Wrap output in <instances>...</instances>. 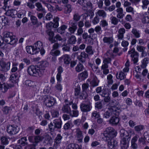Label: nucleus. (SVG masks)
Wrapping results in <instances>:
<instances>
[{"mask_svg":"<svg viewBox=\"0 0 149 149\" xmlns=\"http://www.w3.org/2000/svg\"><path fill=\"white\" fill-rule=\"evenodd\" d=\"M67 28V26L65 25H62L60 27L57 29V31L58 33L60 32V30L62 31H65V30Z\"/></svg>","mask_w":149,"mask_h":149,"instance_id":"62","label":"nucleus"},{"mask_svg":"<svg viewBox=\"0 0 149 149\" xmlns=\"http://www.w3.org/2000/svg\"><path fill=\"white\" fill-rule=\"evenodd\" d=\"M43 100L44 103L45 105L49 107L54 105L56 102L54 98L49 95H45Z\"/></svg>","mask_w":149,"mask_h":149,"instance_id":"6","label":"nucleus"},{"mask_svg":"<svg viewBox=\"0 0 149 149\" xmlns=\"http://www.w3.org/2000/svg\"><path fill=\"white\" fill-rule=\"evenodd\" d=\"M108 141H105L108 142V146L109 149H112L117 146L118 142L113 139H110Z\"/></svg>","mask_w":149,"mask_h":149,"instance_id":"15","label":"nucleus"},{"mask_svg":"<svg viewBox=\"0 0 149 149\" xmlns=\"http://www.w3.org/2000/svg\"><path fill=\"white\" fill-rule=\"evenodd\" d=\"M142 21L144 24L149 23V13H146L143 15Z\"/></svg>","mask_w":149,"mask_h":149,"instance_id":"24","label":"nucleus"},{"mask_svg":"<svg viewBox=\"0 0 149 149\" xmlns=\"http://www.w3.org/2000/svg\"><path fill=\"white\" fill-rule=\"evenodd\" d=\"M55 49H52L50 52V54L52 56H56L59 55L60 54V52L58 50H55Z\"/></svg>","mask_w":149,"mask_h":149,"instance_id":"50","label":"nucleus"},{"mask_svg":"<svg viewBox=\"0 0 149 149\" xmlns=\"http://www.w3.org/2000/svg\"><path fill=\"white\" fill-rule=\"evenodd\" d=\"M76 41V39L75 36L74 35H72L70 37L68 40V44L73 45L75 44Z\"/></svg>","mask_w":149,"mask_h":149,"instance_id":"33","label":"nucleus"},{"mask_svg":"<svg viewBox=\"0 0 149 149\" xmlns=\"http://www.w3.org/2000/svg\"><path fill=\"white\" fill-rule=\"evenodd\" d=\"M139 137V135L136 134L132 138L131 141V147L133 149H136L138 148V146L136 142Z\"/></svg>","mask_w":149,"mask_h":149,"instance_id":"14","label":"nucleus"},{"mask_svg":"<svg viewBox=\"0 0 149 149\" xmlns=\"http://www.w3.org/2000/svg\"><path fill=\"white\" fill-rule=\"evenodd\" d=\"M62 138V136L60 134H58L55 139V142L56 144H59L61 142V140Z\"/></svg>","mask_w":149,"mask_h":149,"instance_id":"48","label":"nucleus"},{"mask_svg":"<svg viewBox=\"0 0 149 149\" xmlns=\"http://www.w3.org/2000/svg\"><path fill=\"white\" fill-rule=\"evenodd\" d=\"M138 53H134L133 54L131 55L132 60L133 61L134 63H135L138 61Z\"/></svg>","mask_w":149,"mask_h":149,"instance_id":"36","label":"nucleus"},{"mask_svg":"<svg viewBox=\"0 0 149 149\" xmlns=\"http://www.w3.org/2000/svg\"><path fill=\"white\" fill-rule=\"evenodd\" d=\"M36 7V10L38 11H44L45 8H43L40 2H37L35 4Z\"/></svg>","mask_w":149,"mask_h":149,"instance_id":"35","label":"nucleus"},{"mask_svg":"<svg viewBox=\"0 0 149 149\" xmlns=\"http://www.w3.org/2000/svg\"><path fill=\"white\" fill-rule=\"evenodd\" d=\"M74 131L75 133L74 138L77 143H81L83 142L84 134L83 132L79 128H77L72 130V132Z\"/></svg>","mask_w":149,"mask_h":149,"instance_id":"5","label":"nucleus"},{"mask_svg":"<svg viewBox=\"0 0 149 149\" xmlns=\"http://www.w3.org/2000/svg\"><path fill=\"white\" fill-rule=\"evenodd\" d=\"M84 68L83 65L81 63H79L75 67V70L76 72H79L83 70Z\"/></svg>","mask_w":149,"mask_h":149,"instance_id":"34","label":"nucleus"},{"mask_svg":"<svg viewBox=\"0 0 149 149\" xmlns=\"http://www.w3.org/2000/svg\"><path fill=\"white\" fill-rule=\"evenodd\" d=\"M65 13H70L72 11L71 6L70 4L67 5L65 7Z\"/></svg>","mask_w":149,"mask_h":149,"instance_id":"52","label":"nucleus"},{"mask_svg":"<svg viewBox=\"0 0 149 149\" xmlns=\"http://www.w3.org/2000/svg\"><path fill=\"white\" fill-rule=\"evenodd\" d=\"M42 136H34V142L36 143H38L40 141H42Z\"/></svg>","mask_w":149,"mask_h":149,"instance_id":"53","label":"nucleus"},{"mask_svg":"<svg viewBox=\"0 0 149 149\" xmlns=\"http://www.w3.org/2000/svg\"><path fill=\"white\" fill-rule=\"evenodd\" d=\"M53 122L56 129H59L61 128L62 122L60 120L55 119L54 120Z\"/></svg>","mask_w":149,"mask_h":149,"instance_id":"31","label":"nucleus"},{"mask_svg":"<svg viewBox=\"0 0 149 149\" xmlns=\"http://www.w3.org/2000/svg\"><path fill=\"white\" fill-rule=\"evenodd\" d=\"M96 15L99 17H101L102 18H105L106 17V13L103 10H99L95 13Z\"/></svg>","mask_w":149,"mask_h":149,"instance_id":"30","label":"nucleus"},{"mask_svg":"<svg viewBox=\"0 0 149 149\" xmlns=\"http://www.w3.org/2000/svg\"><path fill=\"white\" fill-rule=\"evenodd\" d=\"M131 32L136 38H138L140 37V35L139 31H137L135 28H133Z\"/></svg>","mask_w":149,"mask_h":149,"instance_id":"39","label":"nucleus"},{"mask_svg":"<svg viewBox=\"0 0 149 149\" xmlns=\"http://www.w3.org/2000/svg\"><path fill=\"white\" fill-rule=\"evenodd\" d=\"M59 20V18L58 17H56L55 18H54L53 19V20L54 22V24H53V23L52 22H50L49 23H48L46 24V26L48 27H50V26H52L53 25V26L54 28H57L59 25L58 24V21Z\"/></svg>","mask_w":149,"mask_h":149,"instance_id":"16","label":"nucleus"},{"mask_svg":"<svg viewBox=\"0 0 149 149\" xmlns=\"http://www.w3.org/2000/svg\"><path fill=\"white\" fill-rule=\"evenodd\" d=\"M52 116L53 118H56L59 116L58 111L55 109H52L51 111Z\"/></svg>","mask_w":149,"mask_h":149,"instance_id":"41","label":"nucleus"},{"mask_svg":"<svg viewBox=\"0 0 149 149\" xmlns=\"http://www.w3.org/2000/svg\"><path fill=\"white\" fill-rule=\"evenodd\" d=\"M66 149H80V148L77 144L70 143L67 146Z\"/></svg>","mask_w":149,"mask_h":149,"instance_id":"32","label":"nucleus"},{"mask_svg":"<svg viewBox=\"0 0 149 149\" xmlns=\"http://www.w3.org/2000/svg\"><path fill=\"white\" fill-rule=\"evenodd\" d=\"M27 141L26 138V137H24L19 139L17 143L21 146H23L27 144Z\"/></svg>","mask_w":149,"mask_h":149,"instance_id":"25","label":"nucleus"},{"mask_svg":"<svg viewBox=\"0 0 149 149\" xmlns=\"http://www.w3.org/2000/svg\"><path fill=\"white\" fill-rule=\"evenodd\" d=\"M103 40L104 43L111 44L113 41V39L112 37H105L103 38Z\"/></svg>","mask_w":149,"mask_h":149,"instance_id":"28","label":"nucleus"},{"mask_svg":"<svg viewBox=\"0 0 149 149\" xmlns=\"http://www.w3.org/2000/svg\"><path fill=\"white\" fill-rule=\"evenodd\" d=\"M80 107L81 110L83 112H87L90 111L92 107L90 102L85 104L82 103L81 104Z\"/></svg>","mask_w":149,"mask_h":149,"instance_id":"11","label":"nucleus"},{"mask_svg":"<svg viewBox=\"0 0 149 149\" xmlns=\"http://www.w3.org/2000/svg\"><path fill=\"white\" fill-rule=\"evenodd\" d=\"M62 49L63 51L69 52L70 51V47L66 45H63L62 46Z\"/></svg>","mask_w":149,"mask_h":149,"instance_id":"63","label":"nucleus"},{"mask_svg":"<svg viewBox=\"0 0 149 149\" xmlns=\"http://www.w3.org/2000/svg\"><path fill=\"white\" fill-rule=\"evenodd\" d=\"M119 104V102L116 103V106L113 108L109 109L104 114V116L106 118H109L110 116H118L120 112L121 111L120 106H118Z\"/></svg>","mask_w":149,"mask_h":149,"instance_id":"1","label":"nucleus"},{"mask_svg":"<svg viewBox=\"0 0 149 149\" xmlns=\"http://www.w3.org/2000/svg\"><path fill=\"white\" fill-rule=\"evenodd\" d=\"M17 79V76H16L14 74H12L10 78V81L14 83L16 82V81Z\"/></svg>","mask_w":149,"mask_h":149,"instance_id":"51","label":"nucleus"},{"mask_svg":"<svg viewBox=\"0 0 149 149\" xmlns=\"http://www.w3.org/2000/svg\"><path fill=\"white\" fill-rule=\"evenodd\" d=\"M48 65V63L47 61H45L43 62L40 65H38V67L40 68V70L43 69V74L44 73L45 68Z\"/></svg>","mask_w":149,"mask_h":149,"instance_id":"38","label":"nucleus"},{"mask_svg":"<svg viewBox=\"0 0 149 149\" xmlns=\"http://www.w3.org/2000/svg\"><path fill=\"white\" fill-rule=\"evenodd\" d=\"M17 127L14 125H9L7 127V132L10 135H14L17 134L19 131Z\"/></svg>","mask_w":149,"mask_h":149,"instance_id":"9","label":"nucleus"},{"mask_svg":"<svg viewBox=\"0 0 149 149\" xmlns=\"http://www.w3.org/2000/svg\"><path fill=\"white\" fill-rule=\"evenodd\" d=\"M144 129L143 125H139L135 126L134 127V130L137 132L139 133L140 131Z\"/></svg>","mask_w":149,"mask_h":149,"instance_id":"44","label":"nucleus"},{"mask_svg":"<svg viewBox=\"0 0 149 149\" xmlns=\"http://www.w3.org/2000/svg\"><path fill=\"white\" fill-rule=\"evenodd\" d=\"M32 23L33 25H36L38 23V19L37 17L34 16H31L30 18Z\"/></svg>","mask_w":149,"mask_h":149,"instance_id":"56","label":"nucleus"},{"mask_svg":"<svg viewBox=\"0 0 149 149\" xmlns=\"http://www.w3.org/2000/svg\"><path fill=\"white\" fill-rule=\"evenodd\" d=\"M6 13L8 15L13 16L16 14L17 11L13 9L7 10Z\"/></svg>","mask_w":149,"mask_h":149,"instance_id":"43","label":"nucleus"},{"mask_svg":"<svg viewBox=\"0 0 149 149\" xmlns=\"http://www.w3.org/2000/svg\"><path fill=\"white\" fill-rule=\"evenodd\" d=\"M25 84L26 86H29V87H33V86L35 85V83L30 80H27L25 82Z\"/></svg>","mask_w":149,"mask_h":149,"instance_id":"49","label":"nucleus"},{"mask_svg":"<svg viewBox=\"0 0 149 149\" xmlns=\"http://www.w3.org/2000/svg\"><path fill=\"white\" fill-rule=\"evenodd\" d=\"M118 73H117L116 74V78L118 79H119L120 80H123L125 79L126 78V76L127 75L126 73L123 72L121 71L120 72L119 74V76L118 77Z\"/></svg>","mask_w":149,"mask_h":149,"instance_id":"27","label":"nucleus"},{"mask_svg":"<svg viewBox=\"0 0 149 149\" xmlns=\"http://www.w3.org/2000/svg\"><path fill=\"white\" fill-rule=\"evenodd\" d=\"M88 54L85 52H81L80 55L78 56L77 58L81 63H85L86 59L89 58Z\"/></svg>","mask_w":149,"mask_h":149,"instance_id":"12","label":"nucleus"},{"mask_svg":"<svg viewBox=\"0 0 149 149\" xmlns=\"http://www.w3.org/2000/svg\"><path fill=\"white\" fill-rule=\"evenodd\" d=\"M92 80L90 84L93 87L97 86L98 85L99 81L97 80V78L95 76L93 75L91 76Z\"/></svg>","mask_w":149,"mask_h":149,"instance_id":"19","label":"nucleus"},{"mask_svg":"<svg viewBox=\"0 0 149 149\" xmlns=\"http://www.w3.org/2000/svg\"><path fill=\"white\" fill-rule=\"evenodd\" d=\"M42 139H44V143L47 144L50 143L52 140L51 137L49 135L47 134H45L42 136Z\"/></svg>","mask_w":149,"mask_h":149,"instance_id":"20","label":"nucleus"},{"mask_svg":"<svg viewBox=\"0 0 149 149\" xmlns=\"http://www.w3.org/2000/svg\"><path fill=\"white\" fill-rule=\"evenodd\" d=\"M10 63H6L3 60L0 61V71L2 72H6L10 69Z\"/></svg>","mask_w":149,"mask_h":149,"instance_id":"10","label":"nucleus"},{"mask_svg":"<svg viewBox=\"0 0 149 149\" xmlns=\"http://www.w3.org/2000/svg\"><path fill=\"white\" fill-rule=\"evenodd\" d=\"M113 76L111 74L108 75L107 77V80L108 83V84H112L113 81L112 79Z\"/></svg>","mask_w":149,"mask_h":149,"instance_id":"54","label":"nucleus"},{"mask_svg":"<svg viewBox=\"0 0 149 149\" xmlns=\"http://www.w3.org/2000/svg\"><path fill=\"white\" fill-rule=\"evenodd\" d=\"M81 16L78 13H75L73 15V19L75 22H77L81 18Z\"/></svg>","mask_w":149,"mask_h":149,"instance_id":"45","label":"nucleus"},{"mask_svg":"<svg viewBox=\"0 0 149 149\" xmlns=\"http://www.w3.org/2000/svg\"><path fill=\"white\" fill-rule=\"evenodd\" d=\"M86 2V0H78L77 3L82 6V8L84 10H86V7L85 6V3Z\"/></svg>","mask_w":149,"mask_h":149,"instance_id":"42","label":"nucleus"},{"mask_svg":"<svg viewBox=\"0 0 149 149\" xmlns=\"http://www.w3.org/2000/svg\"><path fill=\"white\" fill-rule=\"evenodd\" d=\"M116 134V132L113 128L111 127L107 128L104 133V140L108 141L110 139H113Z\"/></svg>","mask_w":149,"mask_h":149,"instance_id":"4","label":"nucleus"},{"mask_svg":"<svg viewBox=\"0 0 149 149\" xmlns=\"http://www.w3.org/2000/svg\"><path fill=\"white\" fill-rule=\"evenodd\" d=\"M11 110L10 107L6 106L3 108V111L4 114H7L8 113L9 111Z\"/></svg>","mask_w":149,"mask_h":149,"instance_id":"55","label":"nucleus"},{"mask_svg":"<svg viewBox=\"0 0 149 149\" xmlns=\"http://www.w3.org/2000/svg\"><path fill=\"white\" fill-rule=\"evenodd\" d=\"M47 8L51 12H56V11L55 7H53L50 4L48 5V6Z\"/></svg>","mask_w":149,"mask_h":149,"instance_id":"61","label":"nucleus"},{"mask_svg":"<svg viewBox=\"0 0 149 149\" xmlns=\"http://www.w3.org/2000/svg\"><path fill=\"white\" fill-rule=\"evenodd\" d=\"M92 118H98L100 116L99 113L96 111H93L92 113Z\"/></svg>","mask_w":149,"mask_h":149,"instance_id":"60","label":"nucleus"},{"mask_svg":"<svg viewBox=\"0 0 149 149\" xmlns=\"http://www.w3.org/2000/svg\"><path fill=\"white\" fill-rule=\"evenodd\" d=\"M85 51L89 55H93L94 53V50L93 47L91 45H88L87 46L85 49Z\"/></svg>","mask_w":149,"mask_h":149,"instance_id":"29","label":"nucleus"},{"mask_svg":"<svg viewBox=\"0 0 149 149\" xmlns=\"http://www.w3.org/2000/svg\"><path fill=\"white\" fill-rule=\"evenodd\" d=\"M7 18L5 16H0V23H1L4 25H7L8 23Z\"/></svg>","mask_w":149,"mask_h":149,"instance_id":"37","label":"nucleus"},{"mask_svg":"<svg viewBox=\"0 0 149 149\" xmlns=\"http://www.w3.org/2000/svg\"><path fill=\"white\" fill-rule=\"evenodd\" d=\"M130 137L129 135H126L121 139L120 146L122 149H127L129 147V143L130 140Z\"/></svg>","mask_w":149,"mask_h":149,"instance_id":"8","label":"nucleus"},{"mask_svg":"<svg viewBox=\"0 0 149 149\" xmlns=\"http://www.w3.org/2000/svg\"><path fill=\"white\" fill-rule=\"evenodd\" d=\"M4 41L8 44L11 45H16L17 41V39L13 35L12 33L5 31L3 33Z\"/></svg>","mask_w":149,"mask_h":149,"instance_id":"2","label":"nucleus"},{"mask_svg":"<svg viewBox=\"0 0 149 149\" xmlns=\"http://www.w3.org/2000/svg\"><path fill=\"white\" fill-rule=\"evenodd\" d=\"M149 58L148 57H145L141 61V64L140 65L141 67L142 68H145L148 63Z\"/></svg>","mask_w":149,"mask_h":149,"instance_id":"26","label":"nucleus"},{"mask_svg":"<svg viewBox=\"0 0 149 149\" xmlns=\"http://www.w3.org/2000/svg\"><path fill=\"white\" fill-rule=\"evenodd\" d=\"M77 28L70 26L68 29V30L69 32L71 34H73L77 29Z\"/></svg>","mask_w":149,"mask_h":149,"instance_id":"64","label":"nucleus"},{"mask_svg":"<svg viewBox=\"0 0 149 149\" xmlns=\"http://www.w3.org/2000/svg\"><path fill=\"white\" fill-rule=\"evenodd\" d=\"M117 116H113L109 120V122L110 124L113 125H116L118 123L119 119Z\"/></svg>","mask_w":149,"mask_h":149,"instance_id":"22","label":"nucleus"},{"mask_svg":"<svg viewBox=\"0 0 149 149\" xmlns=\"http://www.w3.org/2000/svg\"><path fill=\"white\" fill-rule=\"evenodd\" d=\"M9 86L7 84L3 82H0V90H1L2 92L6 93L8 89Z\"/></svg>","mask_w":149,"mask_h":149,"instance_id":"18","label":"nucleus"},{"mask_svg":"<svg viewBox=\"0 0 149 149\" xmlns=\"http://www.w3.org/2000/svg\"><path fill=\"white\" fill-rule=\"evenodd\" d=\"M59 59L60 60L63 59L64 63L66 65H68L70 63L71 60L70 56L67 54L63 55Z\"/></svg>","mask_w":149,"mask_h":149,"instance_id":"17","label":"nucleus"},{"mask_svg":"<svg viewBox=\"0 0 149 149\" xmlns=\"http://www.w3.org/2000/svg\"><path fill=\"white\" fill-rule=\"evenodd\" d=\"M116 11L117 13L116 16L118 18L122 19L123 17L124 14L123 13V10L122 8H117L116 10Z\"/></svg>","mask_w":149,"mask_h":149,"instance_id":"23","label":"nucleus"},{"mask_svg":"<svg viewBox=\"0 0 149 149\" xmlns=\"http://www.w3.org/2000/svg\"><path fill=\"white\" fill-rule=\"evenodd\" d=\"M100 19L98 15H96L92 20V23L94 25L96 24L99 22Z\"/></svg>","mask_w":149,"mask_h":149,"instance_id":"57","label":"nucleus"},{"mask_svg":"<svg viewBox=\"0 0 149 149\" xmlns=\"http://www.w3.org/2000/svg\"><path fill=\"white\" fill-rule=\"evenodd\" d=\"M79 75L82 79L84 80L88 77V73L87 71H85L79 74Z\"/></svg>","mask_w":149,"mask_h":149,"instance_id":"40","label":"nucleus"},{"mask_svg":"<svg viewBox=\"0 0 149 149\" xmlns=\"http://www.w3.org/2000/svg\"><path fill=\"white\" fill-rule=\"evenodd\" d=\"M72 102H69L68 103H65L63 104L61 108V110L63 113H65L68 114H69L71 113V110L70 105H71Z\"/></svg>","mask_w":149,"mask_h":149,"instance_id":"13","label":"nucleus"},{"mask_svg":"<svg viewBox=\"0 0 149 149\" xmlns=\"http://www.w3.org/2000/svg\"><path fill=\"white\" fill-rule=\"evenodd\" d=\"M27 52L29 54H37L35 48L33 46H27L26 47Z\"/></svg>","mask_w":149,"mask_h":149,"instance_id":"21","label":"nucleus"},{"mask_svg":"<svg viewBox=\"0 0 149 149\" xmlns=\"http://www.w3.org/2000/svg\"><path fill=\"white\" fill-rule=\"evenodd\" d=\"M33 46L37 53L40 52L42 55H43L45 53V50L43 43L41 41H38L36 42L33 45Z\"/></svg>","mask_w":149,"mask_h":149,"instance_id":"7","label":"nucleus"},{"mask_svg":"<svg viewBox=\"0 0 149 149\" xmlns=\"http://www.w3.org/2000/svg\"><path fill=\"white\" fill-rule=\"evenodd\" d=\"M38 65H31L28 67L27 71L28 74L31 76H41L43 74V69H40Z\"/></svg>","mask_w":149,"mask_h":149,"instance_id":"3","label":"nucleus"},{"mask_svg":"<svg viewBox=\"0 0 149 149\" xmlns=\"http://www.w3.org/2000/svg\"><path fill=\"white\" fill-rule=\"evenodd\" d=\"M48 127L49 130L51 132H54L56 129L53 122V123L52 122H51L49 125Z\"/></svg>","mask_w":149,"mask_h":149,"instance_id":"46","label":"nucleus"},{"mask_svg":"<svg viewBox=\"0 0 149 149\" xmlns=\"http://www.w3.org/2000/svg\"><path fill=\"white\" fill-rule=\"evenodd\" d=\"M136 49L138 51L141 52L145 51L146 48L143 46L137 45L136 46Z\"/></svg>","mask_w":149,"mask_h":149,"instance_id":"59","label":"nucleus"},{"mask_svg":"<svg viewBox=\"0 0 149 149\" xmlns=\"http://www.w3.org/2000/svg\"><path fill=\"white\" fill-rule=\"evenodd\" d=\"M110 19L112 24L114 25L118 24V19L116 17L112 16L110 17Z\"/></svg>","mask_w":149,"mask_h":149,"instance_id":"47","label":"nucleus"},{"mask_svg":"<svg viewBox=\"0 0 149 149\" xmlns=\"http://www.w3.org/2000/svg\"><path fill=\"white\" fill-rule=\"evenodd\" d=\"M1 141L2 144L7 145L8 143V141L7 138L5 137H2L1 139Z\"/></svg>","mask_w":149,"mask_h":149,"instance_id":"58","label":"nucleus"}]
</instances>
